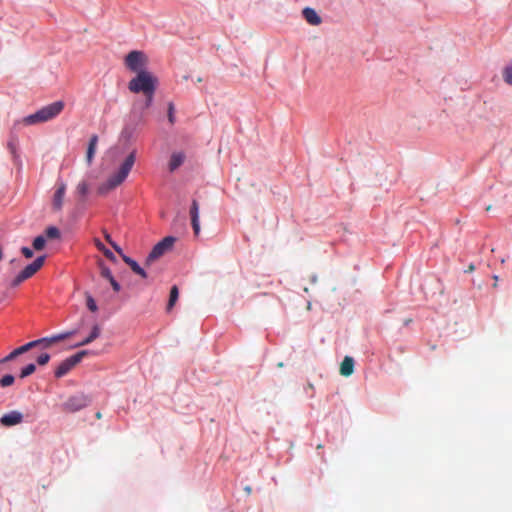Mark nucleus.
<instances>
[{
	"label": "nucleus",
	"instance_id": "nucleus-6",
	"mask_svg": "<svg viewBox=\"0 0 512 512\" xmlns=\"http://www.w3.org/2000/svg\"><path fill=\"white\" fill-rule=\"evenodd\" d=\"M37 346H42L43 348L51 347L52 343L50 342V337L40 338L14 349L11 353L0 360V364H6Z\"/></svg>",
	"mask_w": 512,
	"mask_h": 512
},
{
	"label": "nucleus",
	"instance_id": "nucleus-8",
	"mask_svg": "<svg viewBox=\"0 0 512 512\" xmlns=\"http://www.w3.org/2000/svg\"><path fill=\"white\" fill-rule=\"evenodd\" d=\"M175 240L176 239L174 237L167 236L163 238L160 242H158L147 256L145 265H151L155 260L159 259L166 252L171 250L175 243Z\"/></svg>",
	"mask_w": 512,
	"mask_h": 512
},
{
	"label": "nucleus",
	"instance_id": "nucleus-17",
	"mask_svg": "<svg viewBox=\"0 0 512 512\" xmlns=\"http://www.w3.org/2000/svg\"><path fill=\"white\" fill-rule=\"evenodd\" d=\"M97 143H98V137L96 135H93L90 138V141H89V144L87 147V152H86V161L88 164L92 163L93 157L96 152Z\"/></svg>",
	"mask_w": 512,
	"mask_h": 512
},
{
	"label": "nucleus",
	"instance_id": "nucleus-30",
	"mask_svg": "<svg viewBox=\"0 0 512 512\" xmlns=\"http://www.w3.org/2000/svg\"><path fill=\"white\" fill-rule=\"evenodd\" d=\"M101 276L106 278L108 281L114 278L111 270L106 266L101 267Z\"/></svg>",
	"mask_w": 512,
	"mask_h": 512
},
{
	"label": "nucleus",
	"instance_id": "nucleus-23",
	"mask_svg": "<svg viewBox=\"0 0 512 512\" xmlns=\"http://www.w3.org/2000/svg\"><path fill=\"white\" fill-rule=\"evenodd\" d=\"M45 244H46V238H45V236H43V235H39V236H37V237L33 240V248H34L36 251H40V250H42V249L45 247Z\"/></svg>",
	"mask_w": 512,
	"mask_h": 512
},
{
	"label": "nucleus",
	"instance_id": "nucleus-14",
	"mask_svg": "<svg viewBox=\"0 0 512 512\" xmlns=\"http://www.w3.org/2000/svg\"><path fill=\"white\" fill-rule=\"evenodd\" d=\"M354 371V359L350 356H346L340 365V374L344 377L352 375Z\"/></svg>",
	"mask_w": 512,
	"mask_h": 512
},
{
	"label": "nucleus",
	"instance_id": "nucleus-21",
	"mask_svg": "<svg viewBox=\"0 0 512 512\" xmlns=\"http://www.w3.org/2000/svg\"><path fill=\"white\" fill-rule=\"evenodd\" d=\"M178 297H179V290H178L177 286H172V288L170 290L168 305H167L168 311L171 310L172 307L175 305L176 301L178 300Z\"/></svg>",
	"mask_w": 512,
	"mask_h": 512
},
{
	"label": "nucleus",
	"instance_id": "nucleus-5",
	"mask_svg": "<svg viewBox=\"0 0 512 512\" xmlns=\"http://www.w3.org/2000/svg\"><path fill=\"white\" fill-rule=\"evenodd\" d=\"M45 259V255L39 256L32 263L24 267L11 281V287H17L22 282L33 277L43 267Z\"/></svg>",
	"mask_w": 512,
	"mask_h": 512
},
{
	"label": "nucleus",
	"instance_id": "nucleus-37",
	"mask_svg": "<svg viewBox=\"0 0 512 512\" xmlns=\"http://www.w3.org/2000/svg\"><path fill=\"white\" fill-rule=\"evenodd\" d=\"M473 270H474V266H473V265H470V266L468 267V271H469V272H471V271H473Z\"/></svg>",
	"mask_w": 512,
	"mask_h": 512
},
{
	"label": "nucleus",
	"instance_id": "nucleus-2",
	"mask_svg": "<svg viewBox=\"0 0 512 512\" xmlns=\"http://www.w3.org/2000/svg\"><path fill=\"white\" fill-rule=\"evenodd\" d=\"M135 160L136 151L133 150L125 158L123 163L120 165L119 169L115 173L110 175L108 179L99 186L98 192L104 195L120 186L128 177L132 167L134 166Z\"/></svg>",
	"mask_w": 512,
	"mask_h": 512
},
{
	"label": "nucleus",
	"instance_id": "nucleus-20",
	"mask_svg": "<svg viewBox=\"0 0 512 512\" xmlns=\"http://www.w3.org/2000/svg\"><path fill=\"white\" fill-rule=\"evenodd\" d=\"M75 334H76V330H71V331H67V332H64V333H59V334H56V335H52V336H50V342L53 345V344H55L57 342L63 341L65 339H68V338H70L71 336H73Z\"/></svg>",
	"mask_w": 512,
	"mask_h": 512
},
{
	"label": "nucleus",
	"instance_id": "nucleus-32",
	"mask_svg": "<svg viewBox=\"0 0 512 512\" xmlns=\"http://www.w3.org/2000/svg\"><path fill=\"white\" fill-rule=\"evenodd\" d=\"M77 190L80 194L85 195L88 191V185L86 182H81L77 186Z\"/></svg>",
	"mask_w": 512,
	"mask_h": 512
},
{
	"label": "nucleus",
	"instance_id": "nucleus-26",
	"mask_svg": "<svg viewBox=\"0 0 512 512\" xmlns=\"http://www.w3.org/2000/svg\"><path fill=\"white\" fill-rule=\"evenodd\" d=\"M14 381H15V378H14L13 375L6 374L3 377H1V379H0V386L2 388L11 386L14 383Z\"/></svg>",
	"mask_w": 512,
	"mask_h": 512
},
{
	"label": "nucleus",
	"instance_id": "nucleus-18",
	"mask_svg": "<svg viewBox=\"0 0 512 512\" xmlns=\"http://www.w3.org/2000/svg\"><path fill=\"white\" fill-rule=\"evenodd\" d=\"M100 332H101L100 327L98 325H94L89 336L87 338H85L83 341L77 343L75 345V347H80V346L90 344L91 342H93L95 339H97L99 337Z\"/></svg>",
	"mask_w": 512,
	"mask_h": 512
},
{
	"label": "nucleus",
	"instance_id": "nucleus-4",
	"mask_svg": "<svg viewBox=\"0 0 512 512\" xmlns=\"http://www.w3.org/2000/svg\"><path fill=\"white\" fill-rule=\"evenodd\" d=\"M148 64V56L143 51H130L124 58L125 67L135 74L147 71Z\"/></svg>",
	"mask_w": 512,
	"mask_h": 512
},
{
	"label": "nucleus",
	"instance_id": "nucleus-24",
	"mask_svg": "<svg viewBox=\"0 0 512 512\" xmlns=\"http://www.w3.org/2000/svg\"><path fill=\"white\" fill-rule=\"evenodd\" d=\"M45 238L56 239L60 237V231L57 227L50 226L45 230Z\"/></svg>",
	"mask_w": 512,
	"mask_h": 512
},
{
	"label": "nucleus",
	"instance_id": "nucleus-10",
	"mask_svg": "<svg viewBox=\"0 0 512 512\" xmlns=\"http://www.w3.org/2000/svg\"><path fill=\"white\" fill-rule=\"evenodd\" d=\"M22 419H23V415L18 412V411H11L7 414H4L1 419H0V422L3 426H13V425H17L19 423L22 422Z\"/></svg>",
	"mask_w": 512,
	"mask_h": 512
},
{
	"label": "nucleus",
	"instance_id": "nucleus-33",
	"mask_svg": "<svg viewBox=\"0 0 512 512\" xmlns=\"http://www.w3.org/2000/svg\"><path fill=\"white\" fill-rule=\"evenodd\" d=\"M109 282H110V284H111V286H112V288H113V290H114L115 292H119V291H120L121 286H120V284L115 280V278H113L112 280H109Z\"/></svg>",
	"mask_w": 512,
	"mask_h": 512
},
{
	"label": "nucleus",
	"instance_id": "nucleus-11",
	"mask_svg": "<svg viewBox=\"0 0 512 512\" xmlns=\"http://www.w3.org/2000/svg\"><path fill=\"white\" fill-rule=\"evenodd\" d=\"M65 193H66V185L64 183L58 184L57 189L54 193L53 203H52L54 210L59 211L62 209Z\"/></svg>",
	"mask_w": 512,
	"mask_h": 512
},
{
	"label": "nucleus",
	"instance_id": "nucleus-34",
	"mask_svg": "<svg viewBox=\"0 0 512 512\" xmlns=\"http://www.w3.org/2000/svg\"><path fill=\"white\" fill-rule=\"evenodd\" d=\"M111 246L113 247V249H114V250H115V251H116V252H117L121 257H122V255H125V254L123 253V250L121 249V247H120V246H118L115 242H114V243H112V245H111Z\"/></svg>",
	"mask_w": 512,
	"mask_h": 512
},
{
	"label": "nucleus",
	"instance_id": "nucleus-35",
	"mask_svg": "<svg viewBox=\"0 0 512 512\" xmlns=\"http://www.w3.org/2000/svg\"><path fill=\"white\" fill-rule=\"evenodd\" d=\"M104 238L105 240L110 244L112 245V243H114V241L112 240L111 236L109 233H107L106 231L104 232Z\"/></svg>",
	"mask_w": 512,
	"mask_h": 512
},
{
	"label": "nucleus",
	"instance_id": "nucleus-3",
	"mask_svg": "<svg viewBox=\"0 0 512 512\" xmlns=\"http://www.w3.org/2000/svg\"><path fill=\"white\" fill-rule=\"evenodd\" d=\"M64 109V102L56 101L47 106L42 107L34 114L23 117L17 121V125L34 126L43 124L57 117Z\"/></svg>",
	"mask_w": 512,
	"mask_h": 512
},
{
	"label": "nucleus",
	"instance_id": "nucleus-31",
	"mask_svg": "<svg viewBox=\"0 0 512 512\" xmlns=\"http://www.w3.org/2000/svg\"><path fill=\"white\" fill-rule=\"evenodd\" d=\"M21 253L27 259H31L34 256L33 250L30 249L29 247H22L21 248Z\"/></svg>",
	"mask_w": 512,
	"mask_h": 512
},
{
	"label": "nucleus",
	"instance_id": "nucleus-39",
	"mask_svg": "<svg viewBox=\"0 0 512 512\" xmlns=\"http://www.w3.org/2000/svg\"><path fill=\"white\" fill-rule=\"evenodd\" d=\"M486 210L487 211L491 210V205L487 206Z\"/></svg>",
	"mask_w": 512,
	"mask_h": 512
},
{
	"label": "nucleus",
	"instance_id": "nucleus-16",
	"mask_svg": "<svg viewBox=\"0 0 512 512\" xmlns=\"http://www.w3.org/2000/svg\"><path fill=\"white\" fill-rule=\"evenodd\" d=\"M185 160V154L182 152H176L171 155L169 162V170L171 172L175 171L178 167H180Z\"/></svg>",
	"mask_w": 512,
	"mask_h": 512
},
{
	"label": "nucleus",
	"instance_id": "nucleus-22",
	"mask_svg": "<svg viewBox=\"0 0 512 512\" xmlns=\"http://www.w3.org/2000/svg\"><path fill=\"white\" fill-rule=\"evenodd\" d=\"M35 370H36V365L34 363H30V364L26 365L21 370L19 377L21 379L26 378V377L32 375L35 372Z\"/></svg>",
	"mask_w": 512,
	"mask_h": 512
},
{
	"label": "nucleus",
	"instance_id": "nucleus-29",
	"mask_svg": "<svg viewBox=\"0 0 512 512\" xmlns=\"http://www.w3.org/2000/svg\"><path fill=\"white\" fill-rule=\"evenodd\" d=\"M49 360L50 355L48 353H42L37 357L36 362L38 363V365L44 366L49 362Z\"/></svg>",
	"mask_w": 512,
	"mask_h": 512
},
{
	"label": "nucleus",
	"instance_id": "nucleus-25",
	"mask_svg": "<svg viewBox=\"0 0 512 512\" xmlns=\"http://www.w3.org/2000/svg\"><path fill=\"white\" fill-rule=\"evenodd\" d=\"M502 76L504 81L512 86V63L504 68Z\"/></svg>",
	"mask_w": 512,
	"mask_h": 512
},
{
	"label": "nucleus",
	"instance_id": "nucleus-28",
	"mask_svg": "<svg viewBox=\"0 0 512 512\" xmlns=\"http://www.w3.org/2000/svg\"><path fill=\"white\" fill-rule=\"evenodd\" d=\"M168 122L169 125L175 124V107L172 102L168 103Z\"/></svg>",
	"mask_w": 512,
	"mask_h": 512
},
{
	"label": "nucleus",
	"instance_id": "nucleus-7",
	"mask_svg": "<svg viewBox=\"0 0 512 512\" xmlns=\"http://www.w3.org/2000/svg\"><path fill=\"white\" fill-rule=\"evenodd\" d=\"M89 354L87 350H81L76 354L63 360L55 369V377L61 378L68 374L82 359Z\"/></svg>",
	"mask_w": 512,
	"mask_h": 512
},
{
	"label": "nucleus",
	"instance_id": "nucleus-13",
	"mask_svg": "<svg viewBox=\"0 0 512 512\" xmlns=\"http://www.w3.org/2000/svg\"><path fill=\"white\" fill-rule=\"evenodd\" d=\"M122 260L131 268L135 274L139 275L143 279L147 278V273L135 260L127 255H122Z\"/></svg>",
	"mask_w": 512,
	"mask_h": 512
},
{
	"label": "nucleus",
	"instance_id": "nucleus-9",
	"mask_svg": "<svg viewBox=\"0 0 512 512\" xmlns=\"http://www.w3.org/2000/svg\"><path fill=\"white\" fill-rule=\"evenodd\" d=\"M90 403V399L85 394L79 393L69 397L63 404L62 410L69 413L77 412L85 408Z\"/></svg>",
	"mask_w": 512,
	"mask_h": 512
},
{
	"label": "nucleus",
	"instance_id": "nucleus-38",
	"mask_svg": "<svg viewBox=\"0 0 512 512\" xmlns=\"http://www.w3.org/2000/svg\"><path fill=\"white\" fill-rule=\"evenodd\" d=\"M96 417H97L98 419H100V418H101V413H100V412H97V413H96Z\"/></svg>",
	"mask_w": 512,
	"mask_h": 512
},
{
	"label": "nucleus",
	"instance_id": "nucleus-27",
	"mask_svg": "<svg viewBox=\"0 0 512 512\" xmlns=\"http://www.w3.org/2000/svg\"><path fill=\"white\" fill-rule=\"evenodd\" d=\"M86 306L91 312H96L98 310L94 298L88 293L86 294Z\"/></svg>",
	"mask_w": 512,
	"mask_h": 512
},
{
	"label": "nucleus",
	"instance_id": "nucleus-19",
	"mask_svg": "<svg viewBox=\"0 0 512 512\" xmlns=\"http://www.w3.org/2000/svg\"><path fill=\"white\" fill-rule=\"evenodd\" d=\"M95 246L111 261H115V255L99 239L94 240Z\"/></svg>",
	"mask_w": 512,
	"mask_h": 512
},
{
	"label": "nucleus",
	"instance_id": "nucleus-36",
	"mask_svg": "<svg viewBox=\"0 0 512 512\" xmlns=\"http://www.w3.org/2000/svg\"><path fill=\"white\" fill-rule=\"evenodd\" d=\"M411 322H412V319H411V318L405 319V320H404V325H405V326H407V325H409Z\"/></svg>",
	"mask_w": 512,
	"mask_h": 512
},
{
	"label": "nucleus",
	"instance_id": "nucleus-15",
	"mask_svg": "<svg viewBox=\"0 0 512 512\" xmlns=\"http://www.w3.org/2000/svg\"><path fill=\"white\" fill-rule=\"evenodd\" d=\"M302 14L305 20L311 25H319L321 23V17L316 13V11L312 8H305L302 11Z\"/></svg>",
	"mask_w": 512,
	"mask_h": 512
},
{
	"label": "nucleus",
	"instance_id": "nucleus-1",
	"mask_svg": "<svg viewBox=\"0 0 512 512\" xmlns=\"http://www.w3.org/2000/svg\"><path fill=\"white\" fill-rule=\"evenodd\" d=\"M158 86V78L149 70L138 73L128 82V89L134 94L142 93L145 96V106L152 104L155 91Z\"/></svg>",
	"mask_w": 512,
	"mask_h": 512
},
{
	"label": "nucleus",
	"instance_id": "nucleus-12",
	"mask_svg": "<svg viewBox=\"0 0 512 512\" xmlns=\"http://www.w3.org/2000/svg\"><path fill=\"white\" fill-rule=\"evenodd\" d=\"M190 216H191V224L195 235L200 233V224H199V205L196 200L192 201L190 208Z\"/></svg>",
	"mask_w": 512,
	"mask_h": 512
}]
</instances>
